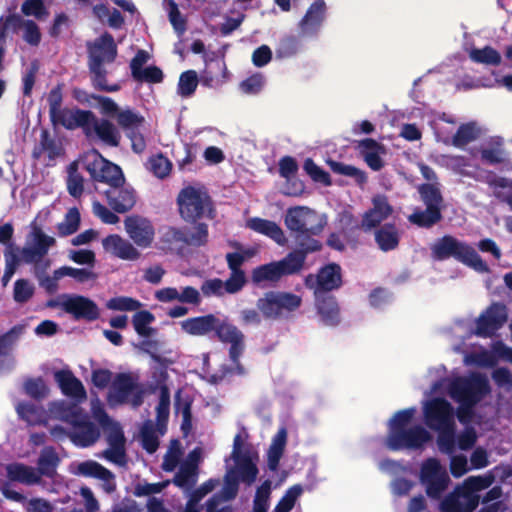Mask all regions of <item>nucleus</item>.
<instances>
[{
	"mask_svg": "<svg viewBox=\"0 0 512 512\" xmlns=\"http://www.w3.org/2000/svg\"><path fill=\"white\" fill-rule=\"evenodd\" d=\"M181 329L192 336H211L224 344H230L229 358L234 364V372L243 376L246 374L240 357L245 350V335L228 317L223 319L209 313L191 317L181 322Z\"/></svg>",
	"mask_w": 512,
	"mask_h": 512,
	"instance_id": "f257e3e1",
	"label": "nucleus"
},
{
	"mask_svg": "<svg viewBox=\"0 0 512 512\" xmlns=\"http://www.w3.org/2000/svg\"><path fill=\"white\" fill-rule=\"evenodd\" d=\"M284 223L298 247L295 251H300L304 260L308 254L322 249V243L315 237L322 233L326 222L315 210L306 206L289 208Z\"/></svg>",
	"mask_w": 512,
	"mask_h": 512,
	"instance_id": "f03ea898",
	"label": "nucleus"
},
{
	"mask_svg": "<svg viewBox=\"0 0 512 512\" xmlns=\"http://www.w3.org/2000/svg\"><path fill=\"white\" fill-rule=\"evenodd\" d=\"M88 69L93 88L102 92H117L121 86L117 83L109 84L108 71L104 63H113L117 57L118 49L114 37L109 32H104L93 42L86 44Z\"/></svg>",
	"mask_w": 512,
	"mask_h": 512,
	"instance_id": "7ed1b4c3",
	"label": "nucleus"
},
{
	"mask_svg": "<svg viewBox=\"0 0 512 512\" xmlns=\"http://www.w3.org/2000/svg\"><path fill=\"white\" fill-rule=\"evenodd\" d=\"M431 255L437 261L453 258L480 273L489 271L487 263L471 245L451 235L437 239L431 246Z\"/></svg>",
	"mask_w": 512,
	"mask_h": 512,
	"instance_id": "20e7f679",
	"label": "nucleus"
},
{
	"mask_svg": "<svg viewBox=\"0 0 512 512\" xmlns=\"http://www.w3.org/2000/svg\"><path fill=\"white\" fill-rule=\"evenodd\" d=\"M176 202L181 218L187 223L197 225L201 219H213L215 216L211 196L203 188L191 185L182 188Z\"/></svg>",
	"mask_w": 512,
	"mask_h": 512,
	"instance_id": "39448f33",
	"label": "nucleus"
},
{
	"mask_svg": "<svg viewBox=\"0 0 512 512\" xmlns=\"http://www.w3.org/2000/svg\"><path fill=\"white\" fill-rule=\"evenodd\" d=\"M49 118L54 127L62 126L67 130H75L87 127L88 120L93 118L91 110L80 108H63V84L59 83L53 87L48 95Z\"/></svg>",
	"mask_w": 512,
	"mask_h": 512,
	"instance_id": "423d86ee",
	"label": "nucleus"
},
{
	"mask_svg": "<svg viewBox=\"0 0 512 512\" xmlns=\"http://www.w3.org/2000/svg\"><path fill=\"white\" fill-rule=\"evenodd\" d=\"M417 191L426 208L424 210L416 208L407 219L417 227L430 229L443 218L444 198L442 192L438 183H422L418 185Z\"/></svg>",
	"mask_w": 512,
	"mask_h": 512,
	"instance_id": "0eeeda50",
	"label": "nucleus"
},
{
	"mask_svg": "<svg viewBox=\"0 0 512 512\" xmlns=\"http://www.w3.org/2000/svg\"><path fill=\"white\" fill-rule=\"evenodd\" d=\"M31 235L33 238V245L23 247L20 250L21 257L18 255L19 249L14 248L12 244H9L4 253L5 266L16 271L20 262L23 261L26 264H34L35 270L40 268V263L47 255L50 247L55 245L56 241L53 237L46 235L38 226L33 227Z\"/></svg>",
	"mask_w": 512,
	"mask_h": 512,
	"instance_id": "6e6552de",
	"label": "nucleus"
},
{
	"mask_svg": "<svg viewBox=\"0 0 512 512\" xmlns=\"http://www.w3.org/2000/svg\"><path fill=\"white\" fill-rule=\"evenodd\" d=\"M301 296L287 291L271 290L256 301V307L265 320H286L301 307Z\"/></svg>",
	"mask_w": 512,
	"mask_h": 512,
	"instance_id": "1a4fd4ad",
	"label": "nucleus"
},
{
	"mask_svg": "<svg viewBox=\"0 0 512 512\" xmlns=\"http://www.w3.org/2000/svg\"><path fill=\"white\" fill-rule=\"evenodd\" d=\"M304 264L303 254L300 251H291L279 261L255 267L251 272V281L256 286H264L267 283L275 284L284 276L300 272Z\"/></svg>",
	"mask_w": 512,
	"mask_h": 512,
	"instance_id": "9d476101",
	"label": "nucleus"
},
{
	"mask_svg": "<svg viewBox=\"0 0 512 512\" xmlns=\"http://www.w3.org/2000/svg\"><path fill=\"white\" fill-rule=\"evenodd\" d=\"M488 393L490 385L485 376L473 373L468 377H457L449 386V394L456 402L477 405Z\"/></svg>",
	"mask_w": 512,
	"mask_h": 512,
	"instance_id": "9b49d317",
	"label": "nucleus"
},
{
	"mask_svg": "<svg viewBox=\"0 0 512 512\" xmlns=\"http://www.w3.org/2000/svg\"><path fill=\"white\" fill-rule=\"evenodd\" d=\"M145 391L138 383V377L131 373H117L113 378L109 400L116 404L130 403L134 408L143 404Z\"/></svg>",
	"mask_w": 512,
	"mask_h": 512,
	"instance_id": "f8f14e48",
	"label": "nucleus"
},
{
	"mask_svg": "<svg viewBox=\"0 0 512 512\" xmlns=\"http://www.w3.org/2000/svg\"><path fill=\"white\" fill-rule=\"evenodd\" d=\"M420 482L425 486L427 496L438 500L447 489L450 478L440 461L430 457L421 465Z\"/></svg>",
	"mask_w": 512,
	"mask_h": 512,
	"instance_id": "ddd939ff",
	"label": "nucleus"
},
{
	"mask_svg": "<svg viewBox=\"0 0 512 512\" xmlns=\"http://www.w3.org/2000/svg\"><path fill=\"white\" fill-rule=\"evenodd\" d=\"M208 225L198 223L191 230L187 227H167L161 235V242L171 248L173 245L201 247L208 242Z\"/></svg>",
	"mask_w": 512,
	"mask_h": 512,
	"instance_id": "4468645a",
	"label": "nucleus"
},
{
	"mask_svg": "<svg viewBox=\"0 0 512 512\" xmlns=\"http://www.w3.org/2000/svg\"><path fill=\"white\" fill-rule=\"evenodd\" d=\"M431 440V434L421 425L389 431L385 445L391 451L420 449Z\"/></svg>",
	"mask_w": 512,
	"mask_h": 512,
	"instance_id": "2eb2a0df",
	"label": "nucleus"
},
{
	"mask_svg": "<svg viewBox=\"0 0 512 512\" xmlns=\"http://www.w3.org/2000/svg\"><path fill=\"white\" fill-rule=\"evenodd\" d=\"M85 170L89 173L93 181L105 183L109 187L125 183L122 169L118 165L103 158L96 150H94V158L85 162Z\"/></svg>",
	"mask_w": 512,
	"mask_h": 512,
	"instance_id": "dca6fc26",
	"label": "nucleus"
},
{
	"mask_svg": "<svg viewBox=\"0 0 512 512\" xmlns=\"http://www.w3.org/2000/svg\"><path fill=\"white\" fill-rule=\"evenodd\" d=\"M343 284L342 270L339 264L329 263L321 267L317 274L305 278L306 287L313 289L315 295L328 294L339 289Z\"/></svg>",
	"mask_w": 512,
	"mask_h": 512,
	"instance_id": "f3484780",
	"label": "nucleus"
},
{
	"mask_svg": "<svg viewBox=\"0 0 512 512\" xmlns=\"http://www.w3.org/2000/svg\"><path fill=\"white\" fill-rule=\"evenodd\" d=\"M118 126L125 132L131 141V148L135 153H142L146 148V141L141 132L145 118L131 108L121 109L116 117Z\"/></svg>",
	"mask_w": 512,
	"mask_h": 512,
	"instance_id": "a211bd4d",
	"label": "nucleus"
},
{
	"mask_svg": "<svg viewBox=\"0 0 512 512\" xmlns=\"http://www.w3.org/2000/svg\"><path fill=\"white\" fill-rule=\"evenodd\" d=\"M424 420L426 425L434 431L456 425L454 408L442 397L434 398L426 403Z\"/></svg>",
	"mask_w": 512,
	"mask_h": 512,
	"instance_id": "6ab92c4d",
	"label": "nucleus"
},
{
	"mask_svg": "<svg viewBox=\"0 0 512 512\" xmlns=\"http://www.w3.org/2000/svg\"><path fill=\"white\" fill-rule=\"evenodd\" d=\"M507 308L503 303H492L476 320L475 335L489 338L507 322Z\"/></svg>",
	"mask_w": 512,
	"mask_h": 512,
	"instance_id": "aec40b11",
	"label": "nucleus"
},
{
	"mask_svg": "<svg viewBox=\"0 0 512 512\" xmlns=\"http://www.w3.org/2000/svg\"><path fill=\"white\" fill-rule=\"evenodd\" d=\"M243 440L240 434H237L233 440L232 458L236 463V467L230 469L236 477L244 484L250 486L258 476L259 470L252 461L249 452H243Z\"/></svg>",
	"mask_w": 512,
	"mask_h": 512,
	"instance_id": "412c9836",
	"label": "nucleus"
},
{
	"mask_svg": "<svg viewBox=\"0 0 512 512\" xmlns=\"http://www.w3.org/2000/svg\"><path fill=\"white\" fill-rule=\"evenodd\" d=\"M87 138L96 136L102 143L110 147H118L121 141V134L118 128L106 118H98L93 113V118L88 120L87 127L83 128Z\"/></svg>",
	"mask_w": 512,
	"mask_h": 512,
	"instance_id": "4be33fe9",
	"label": "nucleus"
},
{
	"mask_svg": "<svg viewBox=\"0 0 512 512\" xmlns=\"http://www.w3.org/2000/svg\"><path fill=\"white\" fill-rule=\"evenodd\" d=\"M124 226L128 236L137 246L147 248L152 244L155 230L148 219L139 215H131L124 220Z\"/></svg>",
	"mask_w": 512,
	"mask_h": 512,
	"instance_id": "5701e85b",
	"label": "nucleus"
},
{
	"mask_svg": "<svg viewBox=\"0 0 512 512\" xmlns=\"http://www.w3.org/2000/svg\"><path fill=\"white\" fill-rule=\"evenodd\" d=\"M69 422L74 427V432L69 434L71 441L79 447H89L93 445L100 437L98 427L91 421L79 419L80 414L77 411L71 412Z\"/></svg>",
	"mask_w": 512,
	"mask_h": 512,
	"instance_id": "b1692460",
	"label": "nucleus"
},
{
	"mask_svg": "<svg viewBox=\"0 0 512 512\" xmlns=\"http://www.w3.org/2000/svg\"><path fill=\"white\" fill-rule=\"evenodd\" d=\"M61 306L66 313L71 314L76 320L84 319L91 322L97 320L100 315L97 304L81 295L68 296L61 303Z\"/></svg>",
	"mask_w": 512,
	"mask_h": 512,
	"instance_id": "393cba45",
	"label": "nucleus"
},
{
	"mask_svg": "<svg viewBox=\"0 0 512 512\" xmlns=\"http://www.w3.org/2000/svg\"><path fill=\"white\" fill-rule=\"evenodd\" d=\"M108 205L116 213H125L131 210L136 203V192L126 182L108 187L104 191Z\"/></svg>",
	"mask_w": 512,
	"mask_h": 512,
	"instance_id": "a878e982",
	"label": "nucleus"
},
{
	"mask_svg": "<svg viewBox=\"0 0 512 512\" xmlns=\"http://www.w3.org/2000/svg\"><path fill=\"white\" fill-rule=\"evenodd\" d=\"M393 213V207L385 195L377 194L372 198V208L363 215L361 227L364 231L377 228Z\"/></svg>",
	"mask_w": 512,
	"mask_h": 512,
	"instance_id": "bb28decb",
	"label": "nucleus"
},
{
	"mask_svg": "<svg viewBox=\"0 0 512 512\" xmlns=\"http://www.w3.org/2000/svg\"><path fill=\"white\" fill-rule=\"evenodd\" d=\"M478 507L476 499L457 486L440 503L441 512H473Z\"/></svg>",
	"mask_w": 512,
	"mask_h": 512,
	"instance_id": "cd10ccee",
	"label": "nucleus"
},
{
	"mask_svg": "<svg viewBox=\"0 0 512 512\" xmlns=\"http://www.w3.org/2000/svg\"><path fill=\"white\" fill-rule=\"evenodd\" d=\"M54 379L64 395L77 401H83L87 398V393L82 382L71 370L61 369L56 371L54 373Z\"/></svg>",
	"mask_w": 512,
	"mask_h": 512,
	"instance_id": "c85d7f7f",
	"label": "nucleus"
},
{
	"mask_svg": "<svg viewBox=\"0 0 512 512\" xmlns=\"http://www.w3.org/2000/svg\"><path fill=\"white\" fill-rule=\"evenodd\" d=\"M106 251L123 260H137L139 251L127 240L117 234L107 236L102 241Z\"/></svg>",
	"mask_w": 512,
	"mask_h": 512,
	"instance_id": "c756f323",
	"label": "nucleus"
},
{
	"mask_svg": "<svg viewBox=\"0 0 512 512\" xmlns=\"http://www.w3.org/2000/svg\"><path fill=\"white\" fill-rule=\"evenodd\" d=\"M326 12L327 6L324 0L314 1L300 20V29L303 32H317L325 20Z\"/></svg>",
	"mask_w": 512,
	"mask_h": 512,
	"instance_id": "7c9ffc66",
	"label": "nucleus"
},
{
	"mask_svg": "<svg viewBox=\"0 0 512 512\" xmlns=\"http://www.w3.org/2000/svg\"><path fill=\"white\" fill-rule=\"evenodd\" d=\"M374 239L378 248L383 252L393 251L400 243V233L396 224L385 223L375 228Z\"/></svg>",
	"mask_w": 512,
	"mask_h": 512,
	"instance_id": "2f4dec72",
	"label": "nucleus"
},
{
	"mask_svg": "<svg viewBox=\"0 0 512 512\" xmlns=\"http://www.w3.org/2000/svg\"><path fill=\"white\" fill-rule=\"evenodd\" d=\"M107 441L109 448L104 452L106 459L118 465H125L127 461L125 450L126 439L123 431L120 428L113 429L109 433Z\"/></svg>",
	"mask_w": 512,
	"mask_h": 512,
	"instance_id": "473e14b6",
	"label": "nucleus"
},
{
	"mask_svg": "<svg viewBox=\"0 0 512 512\" xmlns=\"http://www.w3.org/2000/svg\"><path fill=\"white\" fill-rule=\"evenodd\" d=\"M246 225L249 229L271 238L279 245H284L287 242L282 228L274 221L253 217L247 220Z\"/></svg>",
	"mask_w": 512,
	"mask_h": 512,
	"instance_id": "72a5a7b5",
	"label": "nucleus"
},
{
	"mask_svg": "<svg viewBox=\"0 0 512 512\" xmlns=\"http://www.w3.org/2000/svg\"><path fill=\"white\" fill-rule=\"evenodd\" d=\"M316 297V307L321 320L330 326L337 325L340 321V309L334 296L319 294Z\"/></svg>",
	"mask_w": 512,
	"mask_h": 512,
	"instance_id": "f704fd0d",
	"label": "nucleus"
},
{
	"mask_svg": "<svg viewBox=\"0 0 512 512\" xmlns=\"http://www.w3.org/2000/svg\"><path fill=\"white\" fill-rule=\"evenodd\" d=\"M43 153L47 154L49 160H55L64 153L62 144L47 129L41 131L39 144L33 149L32 157L39 159Z\"/></svg>",
	"mask_w": 512,
	"mask_h": 512,
	"instance_id": "c9c22d12",
	"label": "nucleus"
},
{
	"mask_svg": "<svg viewBox=\"0 0 512 512\" xmlns=\"http://www.w3.org/2000/svg\"><path fill=\"white\" fill-rule=\"evenodd\" d=\"M9 480L25 485H34L41 482L40 475L36 469L23 463H12L6 467Z\"/></svg>",
	"mask_w": 512,
	"mask_h": 512,
	"instance_id": "e433bc0d",
	"label": "nucleus"
},
{
	"mask_svg": "<svg viewBox=\"0 0 512 512\" xmlns=\"http://www.w3.org/2000/svg\"><path fill=\"white\" fill-rule=\"evenodd\" d=\"M61 459L53 446H45L37 460L36 472L42 476L48 478L54 477L56 474L57 467L59 466Z\"/></svg>",
	"mask_w": 512,
	"mask_h": 512,
	"instance_id": "4c0bfd02",
	"label": "nucleus"
},
{
	"mask_svg": "<svg viewBox=\"0 0 512 512\" xmlns=\"http://www.w3.org/2000/svg\"><path fill=\"white\" fill-rule=\"evenodd\" d=\"M487 184L493 189L494 196L512 210V180L493 175L488 177Z\"/></svg>",
	"mask_w": 512,
	"mask_h": 512,
	"instance_id": "58836bf2",
	"label": "nucleus"
},
{
	"mask_svg": "<svg viewBox=\"0 0 512 512\" xmlns=\"http://www.w3.org/2000/svg\"><path fill=\"white\" fill-rule=\"evenodd\" d=\"M198 479L197 465L193 462H183L172 482L179 488L191 489Z\"/></svg>",
	"mask_w": 512,
	"mask_h": 512,
	"instance_id": "ea45409f",
	"label": "nucleus"
},
{
	"mask_svg": "<svg viewBox=\"0 0 512 512\" xmlns=\"http://www.w3.org/2000/svg\"><path fill=\"white\" fill-rule=\"evenodd\" d=\"M495 481V477L489 473L483 476H470L460 487L466 494L476 499L477 505L480 502V496L477 492L489 488Z\"/></svg>",
	"mask_w": 512,
	"mask_h": 512,
	"instance_id": "a19ab883",
	"label": "nucleus"
},
{
	"mask_svg": "<svg viewBox=\"0 0 512 512\" xmlns=\"http://www.w3.org/2000/svg\"><path fill=\"white\" fill-rule=\"evenodd\" d=\"M155 321V316L148 310L137 311L132 317V324L136 333L141 337H151L156 333V329L150 327Z\"/></svg>",
	"mask_w": 512,
	"mask_h": 512,
	"instance_id": "79ce46f5",
	"label": "nucleus"
},
{
	"mask_svg": "<svg viewBox=\"0 0 512 512\" xmlns=\"http://www.w3.org/2000/svg\"><path fill=\"white\" fill-rule=\"evenodd\" d=\"M81 217L78 208H70L64 216V220L57 224V233L60 237H67L76 233L80 227Z\"/></svg>",
	"mask_w": 512,
	"mask_h": 512,
	"instance_id": "37998d69",
	"label": "nucleus"
},
{
	"mask_svg": "<svg viewBox=\"0 0 512 512\" xmlns=\"http://www.w3.org/2000/svg\"><path fill=\"white\" fill-rule=\"evenodd\" d=\"M470 59L475 63L498 66L501 64L500 53L491 46H485L484 48H473L469 52Z\"/></svg>",
	"mask_w": 512,
	"mask_h": 512,
	"instance_id": "c03bdc74",
	"label": "nucleus"
},
{
	"mask_svg": "<svg viewBox=\"0 0 512 512\" xmlns=\"http://www.w3.org/2000/svg\"><path fill=\"white\" fill-rule=\"evenodd\" d=\"M67 190L74 198H80L84 192V178L78 172V163L73 161L67 168Z\"/></svg>",
	"mask_w": 512,
	"mask_h": 512,
	"instance_id": "a18cd8bd",
	"label": "nucleus"
},
{
	"mask_svg": "<svg viewBox=\"0 0 512 512\" xmlns=\"http://www.w3.org/2000/svg\"><path fill=\"white\" fill-rule=\"evenodd\" d=\"M40 268L35 270L36 277L39 280V284L41 287L45 289V291L49 294H53L58 290V280L62 278V276L58 275V269L54 270L53 276L42 275L45 270L49 267L50 261L46 260L40 263Z\"/></svg>",
	"mask_w": 512,
	"mask_h": 512,
	"instance_id": "49530a36",
	"label": "nucleus"
},
{
	"mask_svg": "<svg viewBox=\"0 0 512 512\" xmlns=\"http://www.w3.org/2000/svg\"><path fill=\"white\" fill-rule=\"evenodd\" d=\"M167 6L169 21L175 32L181 36L187 30V21L181 14L178 4L174 0H164Z\"/></svg>",
	"mask_w": 512,
	"mask_h": 512,
	"instance_id": "de8ad7c7",
	"label": "nucleus"
},
{
	"mask_svg": "<svg viewBox=\"0 0 512 512\" xmlns=\"http://www.w3.org/2000/svg\"><path fill=\"white\" fill-rule=\"evenodd\" d=\"M78 473L86 477L106 479L111 477V471L96 461L88 460L78 465Z\"/></svg>",
	"mask_w": 512,
	"mask_h": 512,
	"instance_id": "09e8293b",
	"label": "nucleus"
},
{
	"mask_svg": "<svg viewBox=\"0 0 512 512\" xmlns=\"http://www.w3.org/2000/svg\"><path fill=\"white\" fill-rule=\"evenodd\" d=\"M148 165L149 170L159 179L167 177L172 169L171 161L162 153L151 156Z\"/></svg>",
	"mask_w": 512,
	"mask_h": 512,
	"instance_id": "8fccbe9b",
	"label": "nucleus"
},
{
	"mask_svg": "<svg viewBox=\"0 0 512 512\" xmlns=\"http://www.w3.org/2000/svg\"><path fill=\"white\" fill-rule=\"evenodd\" d=\"M302 492L303 488L300 484L291 486L276 504L274 512H290Z\"/></svg>",
	"mask_w": 512,
	"mask_h": 512,
	"instance_id": "3c124183",
	"label": "nucleus"
},
{
	"mask_svg": "<svg viewBox=\"0 0 512 512\" xmlns=\"http://www.w3.org/2000/svg\"><path fill=\"white\" fill-rule=\"evenodd\" d=\"M303 169L314 182L321 183L324 186L332 185L329 173L318 166L312 158H307L304 161Z\"/></svg>",
	"mask_w": 512,
	"mask_h": 512,
	"instance_id": "603ef678",
	"label": "nucleus"
},
{
	"mask_svg": "<svg viewBox=\"0 0 512 512\" xmlns=\"http://www.w3.org/2000/svg\"><path fill=\"white\" fill-rule=\"evenodd\" d=\"M436 431L438 432L437 445L439 450L445 454H452L455 451L456 425Z\"/></svg>",
	"mask_w": 512,
	"mask_h": 512,
	"instance_id": "864d4df0",
	"label": "nucleus"
},
{
	"mask_svg": "<svg viewBox=\"0 0 512 512\" xmlns=\"http://www.w3.org/2000/svg\"><path fill=\"white\" fill-rule=\"evenodd\" d=\"M478 134L473 123L461 124L452 138V144L461 148L474 141Z\"/></svg>",
	"mask_w": 512,
	"mask_h": 512,
	"instance_id": "5fc2aeb1",
	"label": "nucleus"
},
{
	"mask_svg": "<svg viewBox=\"0 0 512 512\" xmlns=\"http://www.w3.org/2000/svg\"><path fill=\"white\" fill-rule=\"evenodd\" d=\"M198 76L196 71L187 70L183 72L179 77L178 82V94L182 97H189L194 94L198 86Z\"/></svg>",
	"mask_w": 512,
	"mask_h": 512,
	"instance_id": "6e6d98bb",
	"label": "nucleus"
},
{
	"mask_svg": "<svg viewBox=\"0 0 512 512\" xmlns=\"http://www.w3.org/2000/svg\"><path fill=\"white\" fill-rule=\"evenodd\" d=\"M170 391L166 385L160 387L159 402L156 407L157 424L165 425L169 418Z\"/></svg>",
	"mask_w": 512,
	"mask_h": 512,
	"instance_id": "4d7b16f0",
	"label": "nucleus"
},
{
	"mask_svg": "<svg viewBox=\"0 0 512 512\" xmlns=\"http://www.w3.org/2000/svg\"><path fill=\"white\" fill-rule=\"evenodd\" d=\"M231 470H229L224 477V486L216 493L226 501H231L236 498L239 491V477H236Z\"/></svg>",
	"mask_w": 512,
	"mask_h": 512,
	"instance_id": "13d9d810",
	"label": "nucleus"
},
{
	"mask_svg": "<svg viewBox=\"0 0 512 512\" xmlns=\"http://www.w3.org/2000/svg\"><path fill=\"white\" fill-rule=\"evenodd\" d=\"M25 393L33 399L41 400L45 398L49 389L41 377L30 378L24 384Z\"/></svg>",
	"mask_w": 512,
	"mask_h": 512,
	"instance_id": "bf43d9fd",
	"label": "nucleus"
},
{
	"mask_svg": "<svg viewBox=\"0 0 512 512\" xmlns=\"http://www.w3.org/2000/svg\"><path fill=\"white\" fill-rule=\"evenodd\" d=\"M21 12L38 20L45 19L49 14L43 0H25L21 5Z\"/></svg>",
	"mask_w": 512,
	"mask_h": 512,
	"instance_id": "052dcab7",
	"label": "nucleus"
},
{
	"mask_svg": "<svg viewBox=\"0 0 512 512\" xmlns=\"http://www.w3.org/2000/svg\"><path fill=\"white\" fill-rule=\"evenodd\" d=\"M141 306L142 303L139 300L126 296L111 298L107 303L109 309L116 311H136Z\"/></svg>",
	"mask_w": 512,
	"mask_h": 512,
	"instance_id": "680f3d73",
	"label": "nucleus"
},
{
	"mask_svg": "<svg viewBox=\"0 0 512 512\" xmlns=\"http://www.w3.org/2000/svg\"><path fill=\"white\" fill-rule=\"evenodd\" d=\"M58 275L64 277L69 276L75 279L79 283H84L89 280H93L96 278V274L85 268H73L69 266H63L58 268Z\"/></svg>",
	"mask_w": 512,
	"mask_h": 512,
	"instance_id": "e2e57ef3",
	"label": "nucleus"
},
{
	"mask_svg": "<svg viewBox=\"0 0 512 512\" xmlns=\"http://www.w3.org/2000/svg\"><path fill=\"white\" fill-rule=\"evenodd\" d=\"M34 294V286L27 279H18L14 283L13 298L17 303H26Z\"/></svg>",
	"mask_w": 512,
	"mask_h": 512,
	"instance_id": "0e129e2a",
	"label": "nucleus"
},
{
	"mask_svg": "<svg viewBox=\"0 0 512 512\" xmlns=\"http://www.w3.org/2000/svg\"><path fill=\"white\" fill-rule=\"evenodd\" d=\"M175 408L177 412H181L182 414L181 430L186 436L189 434L192 428L191 402L187 400L182 401L177 398L175 401Z\"/></svg>",
	"mask_w": 512,
	"mask_h": 512,
	"instance_id": "69168bd1",
	"label": "nucleus"
},
{
	"mask_svg": "<svg viewBox=\"0 0 512 512\" xmlns=\"http://www.w3.org/2000/svg\"><path fill=\"white\" fill-rule=\"evenodd\" d=\"M415 413L414 408L403 409L394 414L389 422V431L407 428Z\"/></svg>",
	"mask_w": 512,
	"mask_h": 512,
	"instance_id": "338daca9",
	"label": "nucleus"
},
{
	"mask_svg": "<svg viewBox=\"0 0 512 512\" xmlns=\"http://www.w3.org/2000/svg\"><path fill=\"white\" fill-rule=\"evenodd\" d=\"M23 40L31 46H38L41 42V32L38 24L30 19H27L23 26Z\"/></svg>",
	"mask_w": 512,
	"mask_h": 512,
	"instance_id": "774afa93",
	"label": "nucleus"
}]
</instances>
